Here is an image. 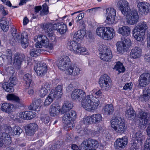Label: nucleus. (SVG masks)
I'll use <instances>...</instances> for the list:
<instances>
[{
    "mask_svg": "<svg viewBox=\"0 0 150 150\" xmlns=\"http://www.w3.org/2000/svg\"><path fill=\"white\" fill-rule=\"evenodd\" d=\"M96 32L98 35L105 40L112 39L115 34L114 30L111 27H99Z\"/></svg>",
    "mask_w": 150,
    "mask_h": 150,
    "instance_id": "1",
    "label": "nucleus"
},
{
    "mask_svg": "<svg viewBox=\"0 0 150 150\" xmlns=\"http://www.w3.org/2000/svg\"><path fill=\"white\" fill-rule=\"evenodd\" d=\"M67 48L71 51H73L76 54H79L82 55H87L88 54L87 50L84 47H81L80 44L76 41H68Z\"/></svg>",
    "mask_w": 150,
    "mask_h": 150,
    "instance_id": "2",
    "label": "nucleus"
},
{
    "mask_svg": "<svg viewBox=\"0 0 150 150\" xmlns=\"http://www.w3.org/2000/svg\"><path fill=\"white\" fill-rule=\"evenodd\" d=\"M111 127L114 130L121 134L125 131V125L123 120L119 117H116L111 121Z\"/></svg>",
    "mask_w": 150,
    "mask_h": 150,
    "instance_id": "3",
    "label": "nucleus"
},
{
    "mask_svg": "<svg viewBox=\"0 0 150 150\" xmlns=\"http://www.w3.org/2000/svg\"><path fill=\"white\" fill-rule=\"evenodd\" d=\"M111 81L108 75L104 74L99 79L98 83L101 89L105 91L109 90L112 87Z\"/></svg>",
    "mask_w": 150,
    "mask_h": 150,
    "instance_id": "4",
    "label": "nucleus"
},
{
    "mask_svg": "<svg viewBox=\"0 0 150 150\" xmlns=\"http://www.w3.org/2000/svg\"><path fill=\"white\" fill-rule=\"evenodd\" d=\"M98 50L102 52L100 53V57L102 60L107 62L111 60L112 56L111 52L109 48L105 46L102 45L100 46Z\"/></svg>",
    "mask_w": 150,
    "mask_h": 150,
    "instance_id": "5",
    "label": "nucleus"
},
{
    "mask_svg": "<svg viewBox=\"0 0 150 150\" xmlns=\"http://www.w3.org/2000/svg\"><path fill=\"white\" fill-rule=\"evenodd\" d=\"M126 21L127 23L131 25H133L138 22L139 16L137 9L132 8L130 9V11L126 14Z\"/></svg>",
    "mask_w": 150,
    "mask_h": 150,
    "instance_id": "6",
    "label": "nucleus"
},
{
    "mask_svg": "<svg viewBox=\"0 0 150 150\" xmlns=\"http://www.w3.org/2000/svg\"><path fill=\"white\" fill-rule=\"evenodd\" d=\"M121 41L117 45V49L120 53H123L126 52L131 46V40L128 38L123 37L121 38Z\"/></svg>",
    "mask_w": 150,
    "mask_h": 150,
    "instance_id": "7",
    "label": "nucleus"
},
{
    "mask_svg": "<svg viewBox=\"0 0 150 150\" xmlns=\"http://www.w3.org/2000/svg\"><path fill=\"white\" fill-rule=\"evenodd\" d=\"M80 71L78 67H73L69 57L66 56V74L75 76L80 74Z\"/></svg>",
    "mask_w": 150,
    "mask_h": 150,
    "instance_id": "8",
    "label": "nucleus"
},
{
    "mask_svg": "<svg viewBox=\"0 0 150 150\" xmlns=\"http://www.w3.org/2000/svg\"><path fill=\"white\" fill-rule=\"evenodd\" d=\"M117 6L121 13L125 16L128 14L130 10V6L129 3L125 0H118Z\"/></svg>",
    "mask_w": 150,
    "mask_h": 150,
    "instance_id": "9",
    "label": "nucleus"
},
{
    "mask_svg": "<svg viewBox=\"0 0 150 150\" xmlns=\"http://www.w3.org/2000/svg\"><path fill=\"white\" fill-rule=\"evenodd\" d=\"M106 11L107 16L105 22L109 24L113 23L116 16L115 9L112 8H108L106 9Z\"/></svg>",
    "mask_w": 150,
    "mask_h": 150,
    "instance_id": "10",
    "label": "nucleus"
},
{
    "mask_svg": "<svg viewBox=\"0 0 150 150\" xmlns=\"http://www.w3.org/2000/svg\"><path fill=\"white\" fill-rule=\"evenodd\" d=\"M86 96V93L83 90L75 89L72 92L71 98L74 100L79 101L81 99H85Z\"/></svg>",
    "mask_w": 150,
    "mask_h": 150,
    "instance_id": "11",
    "label": "nucleus"
},
{
    "mask_svg": "<svg viewBox=\"0 0 150 150\" xmlns=\"http://www.w3.org/2000/svg\"><path fill=\"white\" fill-rule=\"evenodd\" d=\"M137 116L139 118L140 125L141 127H145L148 121V113L144 110H140L139 111Z\"/></svg>",
    "mask_w": 150,
    "mask_h": 150,
    "instance_id": "12",
    "label": "nucleus"
},
{
    "mask_svg": "<svg viewBox=\"0 0 150 150\" xmlns=\"http://www.w3.org/2000/svg\"><path fill=\"white\" fill-rule=\"evenodd\" d=\"M98 146V142L95 139L89 138L88 140L83 141L81 144L80 147L82 149L85 148H97Z\"/></svg>",
    "mask_w": 150,
    "mask_h": 150,
    "instance_id": "13",
    "label": "nucleus"
},
{
    "mask_svg": "<svg viewBox=\"0 0 150 150\" xmlns=\"http://www.w3.org/2000/svg\"><path fill=\"white\" fill-rule=\"evenodd\" d=\"M138 81L141 86L145 87L150 82V74L148 73H144L140 76Z\"/></svg>",
    "mask_w": 150,
    "mask_h": 150,
    "instance_id": "14",
    "label": "nucleus"
},
{
    "mask_svg": "<svg viewBox=\"0 0 150 150\" xmlns=\"http://www.w3.org/2000/svg\"><path fill=\"white\" fill-rule=\"evenodd\" d=\"M34 68L38 75L41 77L45 75L47 72V67L45 64L38 63Z\"/></svg>",
    "mask_w": 150,
    "mask_h": 150,
    "instance_id": "15",
    "label": "nucleus"
},
{
    "mask_svg": "<svg viewBox=\"0 0 150 150\" xmlns=\"http://www.w3.org/2000/svg\"><path fill=\"white\" fill-rule=\"evenodd\" d=\"M92 98L90 96V95H88L85 96V98L84 99H82V105L83 108L85 110L88 111H91L93 110V105L92 103Z\"/></svg>",
    "mask_w": 150,
    "mask_h": 150,
    "instance_id": "16",
    "label": "nucleus"
},
{
    "mask_svg": "<svg viewBox=\"0 0 150 150\" xmlns=\"http://www.w3.org/2000/svg\"><path fill=\"white\" fill-rule=\"evenodd\" d=\"M128 139L126 137L117 139L115 142V146L116 148L121 149L125 148L128 143Z\"/></svg>",
    "mask_w": 150,
    "mask_h": 150,
    "instance_id": "17",
    "label": "nucleus"
},
{
    "mask_svg": "<svg viewBox=\"0 0 150 150\" xmlns=\"http://www.w3.org/2000/svg\"><path fill=\"white\" fill-rule=\"evenodd\" d=\"M35 40L38 44L36 46L37 48H40L42 46L46 45L48 44V39L45 35H38L36 40Z\"/></svg>",
    "mask_w": 150,
    "mask_h": 150,
    "instance_id": "18",
    "label": "nucleus"
},
{
    "mask_svg": "<svg viewBox=\"0 0 150 150\" xmlns=\"http://www.w3.org/2000/svg\"><path fill=\"white\" fill-rule=\"evenodd\" d=\"M25 56L23 54H20L16 53L14 55V64L18 68H20L22 62L25 60Z\"/></svg>",
    "mask_w": 150,
    "mask_h": 150,
    "instance_id": "19",
    "label": "nucleus"
},
{
    "mask_svg": "<svg viewBox=\"0 0 150 150\" xmlns=\"http://www.w3.org/2000/svg\"><path fill=\"white\" fill-rule=\"evenodd\" d=\"M25 127L26 134L30 136L33 135L38 129V125L35 123L28 124Z\"/></svg>",
    "mask_w": 150,
    "mask_h": 150,
    "instance_id": "20",
    "label": "nucleus"
},
{
    "mask_svg": "<svg viewBox=\"0 0 150 150\" xmlns=\"http://www.w3.org/2000/svg\"><path fill=\"white\" fill-rule=\"evenodd\" d=\"M52 24L50 23H44L43 24L44 29L46 31L49 38L51 40V41H54L55 39L54 35L53 30L52 29Z\"/></svg>",
    "mask_w": 150,
    "mask_h": 150,
    "instance_id": "21",
    "label": "nucleus"
},
{
    "mask_svg": "<svg viewBox=\"0 0 150 150\" xmlns=\"http://www.w3.org/2000/svg\"><path fill=\"white\" fill-rule=\"evenodd\" d=\"M60 105L58 102H54L50 106V115L51 116L57 115L60 112Z\"/></svg>",
    "mask_w": 150,
    "mask_h": 150,
    "instance_id": "22",
    "label": "nucleus"
},
{
    "mask_svg": "<svg viewBox=\"0 0 150 150\" xmlns=\"http://www.w3.org/2000/svg\"><path fill=\"white\" fill-rule=\"evenodd\" d=\"M20 40H16V41L20 42L23 47L26 48L28 45V36L27 33L25 32H23L21 35H20Z\"/></svg>",
    "mask_w": 150,
    "mask_h": 150,
    "instance_id": "23",
    "label": "nucleus"
},
{
    "mask_svg": "<svg viewBox=\"0 0 150 150\" xmlns=\"http://www.w3.org/2000/svg\"><path fill=\"white\" fill-rule=\"evenodd\" d=\"M62 87L60 85L57 86L55 90L52 91L50 93V96L54 99L60 98L63 94Z\"/></svg>",
    "mask_w": 150,
    "mask_h": 150,
    "instance_id": "24",
    "label": "nucleus"
},
{
    "mask_svg": "<svg viewBox=\"0 0 150 150\" xmlns=\"http://www.w3.org/2000/svg\"><path fill=\"white\" fill-rule=\"evenodd\" d=\"M145 33L136 29L133 30V36L134 38L139 41H142L144 38Z\"/></svg>",
    "mask_w": 150,
    "mask_h": 150,
    "instance_id": "25",
    "label": "nucleus"
},
{
    "mask_svg": "<svg viewBox=\"0 0 150 150\" xmlns=\"http://www.w3.org/2000/svg\"><path fill=\"white\" fill-rule=\"evenodd\" d=\"M42 102V100L40 98H35L33 100L32 102L28 107V108L30 110H36L38 109Z\"/></svg>",
    "mask_w": 150,
    "mask_h": 150,
    "instance_id": "26",
    "label": "nucleus"
},
{
    "mask_svg": "<svg viewBox=\"0 0 150 150\" xmlns=\"http://www.w3.org/2000/svg\"><path fill=\"white\" fill-rule=\"evenodd\" d=\"M150 98V88H146L143 91V95L139 97V100L143 102L148 100Z\"/></svg>",
    "mask_w": 150,
    "mask_h": 150,
    "instance_id": "27",
    "label": "nucleus"
},
{
    "mask_svg": "<svg viewBox=\"0 0 150 150\" xmlns=\"http://www.w3.org/2000/svg\"><path fill=\"white\" fill-rule=\"evenodd\" d=\"M13 107L14 105L13 104L5 103L2 104L1 109L3 112L9 113L12 111Z\"/></svg>",
    "mask_w": 150,
    "mask_h": 150,
    "instance_id": "28",
    "label": "nucleus"
},
{
    "mask_svg": "<svg viewBox=\"0 0 150 150\" xmlns=\"http://www.w3.org/2000/svg\"><path fill=\"white\" fill-rule=\"evenodd\" d=\"M140 48L135 47H134L131 50L130 56L133 59H136L139 57L141 55V51Z\"/></svg>",
    "mask_w": 150,
    "mask_h": 150,
    "instance_id": "29",
    "label": "nucleus"
},
{
    "mask_svg": "<svg viewBox=\"0 0 150 150\" xmlns=\"http://www.w3.org/2000/svg\"><path fill=\"white\" fill-rule=\"evenodd\" d=\"M65 25V24L63 23L52 24V29L54 30H57L58 32L62 34L66 32V29H64Z\"/></svg>",
    "mask_w": 150,
    "mask_h": 150,
    "instance_id": "30",
    "label": "nucleus"
},
{
    "mask_svg": "<svg viewBox=\"0 0 150 150\" xmlns=\"http://www.w3.org/2000/svg\"><path fill=\"white\" fill-rule=\"evenodd\" d=\"M86 34V32L84 30L81 29L76 32L74 35V40L79 41L82 40Z\"/></svg>",
    "mask_w": 150,
    "mask_h": 150,
    "instance_id": "31",
    "label": "nucleus"
},
{
    "mask_svg": "<svg viewBox=\"0 0 150 150\" xmlns=\"http://www.w3.org/2000/svg\"><path fill=\"white\" fill-rule=\"evenodd\" d=\"M130 29L127 26H123L119 28L118 30V32L119 33L126 36L130 35Z\"/></svg>",
    "mask_w": 150,
    "mask_h": 150,
    "instance_id": "32",
    "label": "nucleus"
},
{
    "mask_svg": "<svg viewBox=\"0 0 150 150\" xmlns=\"http://www.w3.org/2000/svg\"><path fill=\"white\" fill-rule=\"evenodd\" d=\"M66 57L65 56H61L59 60L58 66L59 69L63 71L66 70Z\"/></svg>",
    "mask_w": 150,
    "mask_h": 150,
    "instance_id": "33",
    "label": "nucleus"
},
{
    "mask_svg": "<svg viewBox=\"0 0 150 150\" xmlns=\"http://www.w3.org/2000/svg\"><path fill=\"white\" fill-rule=\"evenodd\" d=\"M76 112L74 110H71L68 111L66 110V115L69 121L73 122L76 118Z\"/></svg>",
    "mask_w": 150,
    "mask_h": 150,
    "instance_id": "34",
    "label": "nucleus"
},
{
    "mask_svg": "<svg viewBox=\"0 0 150 150\" xmlns=\"http://www.w3.org/2000/svg\"><path fill=\"white\" fill-rule=\"evenodd\" d=\"M2 87L3 89L7 92H13L14 91V87L8 82L3 83L2 84Z\"/></svg>",
    "mask_w": 150,
    "mask_h": 150,
    "instance_id": "35",
    "label": "nucleus"
},
{
    "mask_svg": "<svg viewBox=\"0 0 150 150\" xmlns=\"http://www.w3.org/2000/svg\"><path fill=\"white\" fill-rule=\"evenodd\" d=\"M23 81L26 84V87H29L32 81L31 75L29 73L25 74L23 76Z\"/></svg>",
    "mask_w": 150,
    "mask_h": 150,
    "instance_id": "36",
    "label": "nucleus"
},
{
    "mask_svg": "<svg viewBox=\"0 0 150 150\" xmlns=\"http://www.w3.org/2000/svg\"><path fill=\"white\" fill-rule=\"evenodd\" d=\"M135 139L140 144L143 143L145 139V137L141 131H137L135 134Z\"/></svg>",
    "mask_w": 150,
    "mask_h": 150,
    "instance_id": "37",
    "label": "nucleus"
},
{
    "mask_svg": "<svg viewBox=\"0 0 150 150\" xmlns=\"http://www.w3.org/2000/svg\"><path fill=\"white\" fill-rule=\"evenodd\" d=\"M92 124L98 123L102 121V117L100 114H93L91 115Z\"/></svg>",
    "mask_w": 150,
    "mask_h": 150,
    "instance_id": "38",
    "label": "nucleus"
},
{
    "mask_svg": "<svg viewBox=\"0 0 150 150\" xmlns=\"http://www.w3.org/2000/svg\"><path fill=\"white\" fill-rule=\"evenodd\" d=\"M148 27L145 22H142L139 23L134 29H136L139 31L144 32L145 33V31L147 29Z\"/></svg>",
    "mask_w": 150,
    "mask_h": 150,
    "instance_id": "39",
    "label": "nucleus"
},
{
    "mask_svg": "<svg viewBox=\"0 0 150 150\" xmlns=\"http://www.w3.org/2000/svg\"><path fill=\"white\" fill-rule=\"evenodd\" d=\"M90 93L91 94L89 95H90V96L92 98H101L102 95V93L100 90L97 91L96 89H93L91 91Z\"/></svg>",
    "mask_w": 150,
    "mask_h": 150,
    "instance_id": "40",
    "label": "nucleus"
},
{
    "mask_svg": "<svg viewBox=\"0 0 150 150\" xmlns=\"http://www.w3.org/2000/svg\"><path fill=\"white\" fill-rule=\"evenodd\" d=\"M104 113L106 114L110 115L112 114L114 110L111 104L106 105L104 108Z\"/></svg>",
    "mask_w": 150,
    "mask_h": 150,
    "instance_id": "41",
    "label": "nucleus"
},
{
    "mask_svg": "<svg viewBox=\"0 0 150 150\" xmlns=\"http://www.w3.org/2000/svg\"><path fill=\"white\" fill-rule=\"evenodd\" d=\"M11 138L9 135L7 133L3 132L0 133V142L1 143L3 144V142L5 140H6L8 142H10L11 140Z\"/></svg>",
    "mask_w": 150,
    "mask_h": 150,
    "instance_id": "42",
    "label": "nucleus"
},
{
    "mask_svg": "<svg viewBox=\"0 0 150 150\" xmlns=\"http://www.w3.org/2000/svg\"><path fill=\"white\" fill-rule=\"evenodd\" d=\"M125 116L128 119L129 118L134 119L136 116L135 111L132 108H129L126 111Z\"/></svg>",
    "mask_w": 150,
    "mask_h": 150,
    "instance_id": "43",
    "label": "nucleus"
},
{
    "mask_svg": "<svg viewBox=\"0 0 150 150\" xmlns=\"http://www.w3.org/2000/svg\"><path fill=\"white\" fill-rule=\"evenodd\" d=\"M113 69L116 70H118L120 73L124 72L125 71V67L123 66L122 64L120 62L116 63Z\"/></svg>",
    "mask_w": 150,
    "mask_h": 150,
    "instance_id": "44",
    "label": "nucleus"
},
{
    "mask_svg": "<svg viewBox=\"0 0 150 150\" xmlns=\"http://www.w3.org/2000/svg\"><path fill=\"white\" fill-rule=\"evenodd\" d=\"M22 129L18 126H15L12 128L11 134L19 135L22 132Z\"/></svg>",
    "mask_w": 150,
    "mask_h": 150,
    "instance_id": "45",
    "label": "nucleus"
},
{
    "mask_svg": "<svg viewBox=\"0 0 150 150\" xmlns=\"http://www.w3.org/2000/svg\"><path fill=\"white\" fill-rule=\"evenodd\" d=\"M11 32L12 36L13 37L14 39L16 40H19L20 38V34L18 33L17 31V30L14 28H12L11 30Z\"/></svg>",
    "mask_w": 150,
    "mask_h": 150,
    "instance_id": "46",
    "label": "nucleus"
},
{
    "mask_svg": "<svg viewBox=\"0 0 150 150\" xmlns=\"http://www.w3.org/2000/svg\"><path fill=\"white\" fill-rule=\"evenodd\" d=\"M6 98L8 100L14 101L18 103L20 102L19 97L13 94H8L6 96Z\"/></svg>",
    "mask_w": 150,
    "mask_h": 150,
    "instance_id": "47",
    "label": "nucleus"
},
{
    "mask_svg": "<svg viewBox=\"0 0 150 150\" xmlns=\"http://www.w3.org/2000/svg\"><path fill=\"white\" fill-rule=\"evenodd\" d=\"M40 120L45 124H48L50 122V117L49 115L46 114L41 115L40 117Z\"/></svg>",
    "mask_w": 150,
    "mask_h": 150,
    "instance_id": "48",
    "label": "nucleus"
},
{
    "mask_svg": "<svg viewBox=\"0 0 150 150\" xmlns=\"http://www.w3.org/2000/svg\"><path fill=\"white\" fill-rule=\"evenodd\" d=\"M92 104L93 105V109L96 110L100 104V101L98 98H92Z\"/></svg>",
    "mask_w": 150,
    "mask_h": 150,
    "instance_id": "49",
    "label": "nucleus"
},
{
    "mask_svg": "<svg viewBox=\"0 0 150 150\" xmlns=\"http://www.w3.org/2000/svg\"><path fill=\"white\" fill-rule=\"evenodd\" d=\"M6 71L9 77L16 76V74L14 72V69L13 67H8L6 69Z\"/></svg>",
    "mask_w": 150,
    "mask_h": 150,
    "instance_id": "50",
    "label": "nucleus"
},
{
    "mask_svg": "<svg viewBox=\"0 0 150 150\" xmlns=\"http://www.w3.org/2000/svg\"><path fill=\"white\" fill-rule=\"evenodd\" d=\"M1 130H4L6 132H8L9 134H11L12 131V128L11 127L7 125H3L1 126Z\"/></svg>",
    "mask_w": 150,
    "mask_h": 150,
    "instance_id": "51",
    "label": "nucleus"
},
{
    "mask_svg": "<svg viewBox=\"0 0 150 150\" xmlns=\"http://www.w3.org/2000/svg\"><path fill=\"white\" fill-rule=\"evenodd\" d=\"M36 113L31 111H27L26 115L27 120H30L34 118L36 116Z\"/></svg>",
    "mask_w": 150,
    "mask_h": 150,
    "instance_id": "52",
    "label": "nucleus"
},
{
    "mask_svg": "<svg viewBox=\"0 0 150 150\" xmlns=\"http://www.w3.org/2000/svg\"><path fill=\"white\" fill-rule=\"evenodd\" d=\"M17 80L16 76L10 77L9 79L8 83H10L13 87L17 83Z\"/></svg>",
    "mask_w": 150,
    "mask_h": 150,
    "instance_id": "53",
    "label": "nucleus"
},
{
    "mask_svg": "<svg viewBox=\"0 0 150 150\" xmlns=\"http://www.w3.org/2000/svg\"><path fill=\"white\" fill-rule=\"evenodd\" d=\"M83 122L84 124L86 125H88L89 124H92L91 116L84 117L83 120Z\"/></svg>",
    "mask_w": 150,
    "mask_h": 150,
    "instance_id": "54",
    "label": "nucleus"
},
{
    "mask_svg": "<svg viewBox=\"0 0 150 150\" xmlns=\"http://www.w3.org/2000/svg\"><path fill=\"white\" fill-rule=\"evenodd\" d=\"M41 49H39L38 50L33 49L30 50V54L32 56L36 57L38 55V53H41Z\"/></svg>",
    "mask_w": 150,
    "mask_h": 150,
    "instance_id": "55",
    "label": "nucleus"
},
{
    "mask_svg": "<svg viewBox=\"0 0 150 150\" xmlns=\"http://www.w3.org/2000/svg\"><path fill=\"white\" fill-rule=\"evenodd\" d=\"M50 96V93L48 96L46 98L44 102V105L47 106L49 105L53 101L54 99Z\"/></svg>",
    "mask_w": 150,
    "mask_h": 150,
    "instance_id": "56",
    "label": "nucleus"
},
{
    "mask_svg": "<svg viewBox=\"0 0 150 150\" xmlns=\"http://www.w3.org/2000/svg\"><path fill=\"white\" fill-rule=\"evenodd\" d=\"M145 4L142 13L144 14H146L149 12L150 10V6L149 4L146 2L145 3Z\"/></svg>",
    "mask_w": 150,
    "mask_h": 150,
    "instance_id": "57",
    "label": "nucleus"
},
{
    "mask_svg": "<svg viewBox=\"0 0 150 150\" xmlns=\"http://www.w3.org/2000/svg\"><path fill=\"white\" fill-rule=\"evenodd\" d=\"M47 93L48 91L47 90V89L44 88L42 87L41 88L39 91L40 95L42 98L45 96L47 94Z\"/></svg>",
    "mask_w": 150,
    "mask_h": 150,
    "instance_id": "58",
    "label": "nucleus"
},
{
    "mask_svg": "<svg viewBox=\"0 0 150 150\" xmlns=\"http://www.w3.org/2000/svg\"><path fill=\"white\" fill-rule=\"evenodd\" d=\"M12 53L11 50L10 49H8L6 51V55H3V57H4L5 58V57H6L9 60H11L12 58Z\"/></svg>",
    "mask_w": 150,
    "mask_h": 150,
    "instance_id": "59",
    "label": "nucleus"
},
{
    "mask_svg": "<svg viewBox=\"0 0 150 150\" xmlns=\"http://www.w3.org/2000/svg\"><path fill=\"white\" fill-rule=\"evenodd\" d=\"M145 149L150 150V137L147 138L144 146Z\"/></svg>",
    "mask_w": 150,
    "mask_h": 150,
    "instance_id": "60",
    "label": "nucleus"
},
{
    "mask_svg": "<svg viewBox=\"0 0 150 150\" xmlns=\"http://www.w3.org/2000/svg\"><path fill=\"white\" fill-rule=\"evenodd\" d=\"M132 82L126 83L124 86L123 89L127 90L128 89L131 90L132 87Z\"/></svg>",
    "mask_w": 150,
    "mask_h": 150,
    "instance_id": "61",
    "label": "nucleus"
},
{
    "mask_svg": "<svg viewBox=\"0 0 150 150\" xmlns=\"http://www.w3.org/2000/svg\"><path fill=\"white\" fill-rule=\"evenodd\" d=\"M26 115V111L20 112L19 115V117L24 120H27Z\"/></svg>",
    "mask_w": 150,
    "mask_h": 150,
    "instance_id": "62",
    "label": "nucleus"
},
{
    "mask_svg": "<svg viewBox=\"0 0 150 150\" xmlns=\"http://www.w3.org/2000/svg\"><path fill=\"white\" fill-rule=\"evenodd\" d=\"M137 147V145L135 142L134 140L131 141L130 144V150H136Z\"/></svg>",
    "mask_w": 150,
    "mask_h": 150,
    "instance_id": "63",
    "label": "nucleus"
},
{
    "mask_svg": "<svg viewBox=\"0 0 150 150\" xmlns=\"http://www.w3.org/2000/svg\"><path fill=\"white\" fill-rule=\"evenodd\" d=\"M146 2H141L138 3L137 5V7L139 8V10L142 12L144 6L145 5V3Z\"/></svg>",
    "mask_w": 150,
    "mask_h": 150,
    "instance_id": "64",
    "label": "nucleus"
}]
</instances>
